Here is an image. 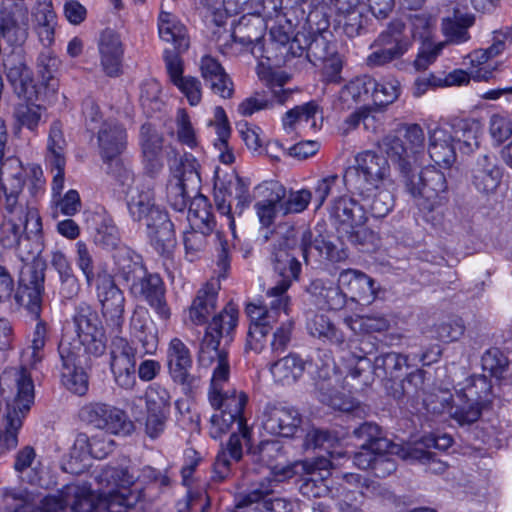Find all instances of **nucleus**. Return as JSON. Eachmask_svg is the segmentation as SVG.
Returning <instances> with one entry per match:
<instances>
[{"mask_svg":"<svg viewBox=\"0 0 512 512\" xmlns=\"http://www.w3.org/2000/svg\"><path fill=\"white\" fill-rule=\"evenodd\" d=\"M347 349L341 348L339 360L346 377L350 378L354 389H363L372 384L374 374L393 381L402 376L404 368H408V358L396 352H388L376 357L374 364L368 358L375 345L369 338L350 341Z\"/></svg>","mask_w":512,"mask_h":512,"instance_id":"20e7f679","label":"nucleus"},{"mask_svg":"<svg viewBox=\"0 0 512 512\" xmlns=\"http://www.w3.org/2000/svg\"><path fill=\"white\" fill-rule=\"evenodd\" d=\"M307 330L310 335L342 347L345 345V336L330 319L323 314H314L307 321Z\"/></svg>","mask_w":512,"mask_h":512,"instance_id":"79ce46f5","label":"nucleus"},{"mask_svg":"<svg viewBox=\"0 0 512 512\" xmlns=\"http://www.w3.org/2000/svg\"><path fill=\"white\" fill-rule=\"evenodd\" d=\"M143 177L127 191V208L131 219L145 227V232L154 249L169 257L175 246L174 225L165 209L156 204L154 184L163 170L162 154L142 155Z\"/></svg>","mask_w":512,"mask_h":512,"instance_id":"f03ea898","label":"nucleus"},{"mask_svg":"<svg viewBox=\"0 0 512 512\" xmlns=\"http://www.w3.org/2000/svg\"><path fill=\"white\" fill-rule=\"evenodd\" d=\"M456 146L448 124L429 129L428 152L432 161L440 167H450L456 160Z\"/></svg>","mask_w":512,"mask_h":512,"instance_id":"c756f323","label":"nucleus"},{"mask_svg":"<svg viewBox=\"0 0 512 512\" xmlns=\"http://www.w3.org/2000/svg\"><path fill=\"white\" fill-rule=\"evenodd\" d=\"M6 140V127L4 122L0 120V176L4 174L2 160ZM23 186L24 181L20 171L5 181L0 177V205L4 207L7 213L16 216L19 220L24 215V227L28 229L29 233L41 232L42 222L37 208L31 205L24 206L18 199Z\"/></svg>","mask_w":512,"mask_h":512,"instance_id":"6e6552de","label":"nucleus"},{"mask_svg":"<svg viewBox=\"0 0 512 512\" xmlns=\"http://www.w3.org/2000/svg\"><path fill=\"white\" fill-rule=\"evenodd\" d=\"M130 335L133 341L142 347V354H154L158 347V329L149 311L142 306H137L130 318Z\"/></svg>","mask_w":512,"mask_h":512,"instance_id":"a878e982","label":"nucleus"},{"mask_svg":"<svg viewBox=\"0 0 512 512\" xmlns=\"http://www.w3.org/2000/svg\"><path fill=\"white\" fill-rule=\"evenodd\" d=\"M212 231H206L205 228H197L184 233L183 243L185 247L186 259L190 262L194 261L199 253L206 246V237Z\"/></svg>","mask_w":512,"mask_h":512,"instance_id":"052dcab7","label":"nucleus"},{"mask_svg":"<svg viewBox=\"0 0 512 512\" xmlns=\"http://www.w3.org/2000/svg\"><path fill=\"white\" fill-rule=\"evenodd\" d=\"M214 117L216 121V133L218 136L217 141L214 144L215 148L219 151L220 161L223 164H231L234 162L235 157L228 145L231 130L224 109L219 106L216 107Z\"/></svg>","mask_w":512,"mask_h":512,"instance_id":"49530a36","label":"nucleus"},{"mask_svg":"<svg viewBox=\"0 0 512 512\" xmlns=\"http://www.w3.org/2000/svg\"><path fill=\"white\" fill-rule=\"evenodd\" d=\"M97 299L106 324L120 332L124 323L125 296L110 275L100 277L96 285Z\"/></svg>","mask_w":512,"mask_h":512,"instance_id":"412c9836","label":"nucleus"},{"mask_svg":"<svg viewBox=\"0 0 512 512\" xmlns=\"http://www.w3.org/2000/svg\"><path fill=\"white\" fill-rule=\"evenodd\" d=\"M318 116L321 117V110L315 101L295 106L284 114L282 118L283 129L288 134L307 129L316 130L319 127L317 123Z\"/></svg>","mask_w":512,"mask_h":512,"instance_id":"2f4dec72","label":"nucleus"},{"mask_svg":"<svg viewBox=\"0 0 512 512\" xmlns=\"http://www.w3.org/2000/svg\"><path fill=\"white\" fill-rule=\"evenodd\" d=\"M391 394L397 400L407 399V401L418 402L422 400L427 410L433 413H440L445 404L448 403L447 398H443L439 405L434 404L433 395H428L426 392V372L422 369H417L407 374L400 383L394 387L391 385Z\"/></svg>","mask_w":512,"mask_h":512,"instance_id":"5701e85b","label":"nucleus"},{"mask_svg":"<svg viewBox=\"0 0 512 512\" xmlns=\"http://www.w3.org/2000/svg\"><path fill=\"white\" fill-rule=\"evenodd\" d=\"M158 32L163 41L172 43L179 52L188 49L187 29L175 15L162 11L158 17Z\"/></svg>","mask_w":512,"mask_h":512,"instance_id":"e433bc0d","label":"nucleus"},{"mask_svg":"<svg viewBox=\"0 0 512 512\" xmlns=\"http://www.w3.org/2000/svg\"><path fill=\"white\" fill-rule=\"evenodd\" d=\"M331 465V461L322 456L298 461L293 466H286L281 469L280 474L284 478H290L295 473L302 471L306 476L301 480L300 493L307 498H321L329 491L325 480L330 475Z\"/></svg>","mask_w":512,"mask_h":512,"instance_id":"dca6fc26","label":"nucleus"},{"mask_svg":"<svg viewBox=\"0 0 512 512\" xmlns=\"http://www.w3.org/2000/svg\"><path fill=\"white\" fill-rule=\"evenodd\" d=\"M258 76L261 80L266 82L274 99L279 104H284L291 97L292 91L283 89V85L286 82L285 76L272 73L268 70L258 71Z\"/></svg>","mask_w":512,"mask_h":512,"instance_id":"0e129e2a","label":"nucleus"},{"mask_svg":"<svg viewBox=\"0 0 512 512\" xmlns=\"http://www.w3.org/2000/svg\"><path fill=\"white\" fill-rule=\"evenodd\" d=\"M0 223V247L15 249L22 252V245L32 237H38L41 232L29 233L24 227V215L19 220L16 216Z\"/></svg>","mask_w":512,"mask_h":512,"instance_id":"58836bf2","label":"nucleus"},{"mask_svg":"<svg viewBox=\"0 0 512 512\" xmlns=\"http://www.w3.org/2000/svg\"><path fill=\"white\" fill-rule=\"evenodd\" d=\"M302 417L297 409L280 404H268L263 411L262 426L271 435L292 437L300 428Z\"/></svg>","mask_w":512,"mask_h":512,"instance_id":"b1692460","label":"nucleus"},{"mask_svg":"<svg viewBox=\"0 0 512 512\" xmlns=\"http://www.w3.org/2000/svg\"><path fill=\"white\" fill-rule=\"evenodd\" d=\"M474 16L463 12L458 5L452 7V15L442 20V31L452 42L461 43L468 40V28L474 23Z\"/></svg>","mask_w":512,"mask_h":512,"instance_id":"ea45409f","label":"nucleus"},{"mask_svg":"<svg viewBox=\"0 0 512 512\" xmlns=\"http://www.w3.org/2000/svg\"><path fill=\"white\" fill-rule=\"evenodd\" d=\"M377 87V80L371 76L364 75L351 80L340 92V99L348 102L357 103L365 100L371 93L373 88Z\"/></svg>","mask_w":512,"mask_h":512,"instance_id":"3c124183","label":"nucleus"},{"mask_svg":"<svg viewBox=\"0 0 512 512\" xmlns=\"http://www.w3.org/2000/svg\"><path fill=\"white\" fill-rule=\"evenodd\" d=\"M380 148L398 165L402 174L415 171L425 156V134L418 124H405L397 135H387Z\"/></svg>","mask_w":512,"mask_h":512,"instance_id":"0eeeda50","label":"nucleus"},{"mask_svg":"<svg viewBox=\"0 0 512 512\" xmlns=\"http://www.w3.org/2000/svg\"><path fill=\"white\" fill-rule=\"evenodd\" d=\"M168 373L173 382L182 386L185 392H191L199 385V378L191 374L192 355L187 345L179 338H172L166 351Z\"/></svg>","mask_w":512,"mask_h":512,"instance_id":"aec40b11","label":"nucleus"},{"mask_svg":"<svg viewBox=\"0 0 512 512\" xmlns=\"http://www.w3.org/2000/svg\"><path fill=\"white\" fill-rule=\"evenodd\" d=\"M100 66L106 76L118 77L122 70L124 48L120 36L112 29H105L98 41Z\"/></svg>","mask_w":512,"mask_h":512,"instance_id":"bb28decb","label":"nucleus"},{"mask_svg":"<svg viewBox=\"0 0 512 512\" xmlns=\"http://www.w3.org/2000/svg\"><path fill=\"white\" fill-rule=\"evenodd\" d=\"M80 419L95 428L114 435H129L134 430L127 414L112 405L93 402L84 405L79 411Z\"/></svg>","mask_w":512,"mask_h":512,"instance_id":"a211bd4d","label":"nucleus"},{"mask_svg":"<svg viewBox=\"0 0 512 512\" xmlns=\"http://www.w3.org/2000/svg\"><path fill=\"white\" fill-rule=\"evenodd\" d=\"M290 285L287 280H280L267 290L259 303L247 305L246 312L251 320L247 344L255 352L262 351L272 325L288 318L290 299L286 292Z\"/></svg>","mask_w":512,"mask_h":512,"instance_id":"39448f33","label":"nucleus"},{"mask_svg":"<svg viewBox=\"0 0 512 512\" xmlns=\"http://www.w3.org/2000/svg\"><path fill=\"white\" fill-rule=\"evenodd\" d=\"M502 169L496 156L483 154L477 158L472 168V181L477 190L483 193L494 192L500 185Z\"/></svg>","mask_w":512,"mask_h":512,"instance_id":"7c9ffc66","label":"nucleus"},{"mask_svg":"<svg viewBox=\"0 0 512 512\" xmlns=\"http://www.w3.org/2000/svg\"><path fill=\"white\" fill-rule=\"evenodd\" d=\"M113 259L116 276L125 281L129 288L136 280H141L146 271L140 257L134 255L126 246L118 248L113 254Z\"/></svg>","mask_w":512,"mask_h":512,"instance_id":"4c0bfd02","label":"nucleus"},{"mask_svg":"<svg viewBox=\"0 0 512 512\" xmlns=\"http://www.w3.org/2000/svg\"><path fill=\"white\" fill-rule=\"evenodd\" d=\"M478 385L484 389V393L489 390V385L484 376L473 377L471 379V385L469 384L465 388V396L468 398V401L463 405L457 406L451 413L452 418L460 425L472 424L481 416L479 399H481L482 396L473 390V388Z\"/></svg>","mask_w":512,"mask_h":512,"instance_id":"473e14b6","label":"nucleus"},{"mask_svg":"<svg viewBox=\"0 0 512 512\" xmlns=\"http://www.w3.org/2000/svg\"><path fill=\"white\" fill-rule=\"evenodd\" d=\"M390 176L388 160L375 151L366 150L356 155L355 165L346 170L344 181L363 195L364 191L392 186Z\"/></svg>","mask_w":512,"mask_h":512,"instance_id":"f8f14e48","label":"nucleus"},{"mask_svg":"<svg viewBox=\"0 0 512 512\" xmlns=\"http://www.w3.org/2000/svg\"><path fill=\"white\" fill-rule=\"evenodd\" d=\"M129 290L133 296L145 299L161 319L170 318L171 311L166 303L165 290L159 275L145 271L141 280H136Z\"/></svg>","mask_w":512,"mask_h":512,"instance_id":"393cba45","label":"nucleus"},{"mask_svg":"<svg viewBox=\"0 0 512 512\" xmlns=\"http://www.w3.org/2000/svg\"><path fill=\"white\" fill-rule=\"evenodd\" d=\"M311 200L312 192L308 189L290 191L287 196L284 193V198L279 203V212L283 215L301 213L306 210Z\"/></svg>","mask_w":512,"mask_h":512,"instance_id":"5fc2aeb1","label":"nucleus"},{"mask_svg":"<svg viewBox=\"0 0 512 512\" xmlns=\"http://www.w3.org/2000/svg\"><path fill=\"white\" fill-rule=\"evenodd\" d=\"M448 127L452 132L453 143L462 153L468 154L478 147L477 129L474 124L459 120Z\"/></svg>","mask_w":512,"mask_h":512,"instance_id":"8fccbe9b","label":"nucleus"},{"mask_svg":"<svg viewBox=\"0 0 512 512\" xmlns=\"http://www.w3.org/2000/svg\"><path fill=\"white\" fill-rule=\"evenodd\" d=\"M188 219L196 228H205L206 231H212L215 226L214 218L211 214V207L208 199L200 194L192 195L188 203Z\"/></svg>","mask_w":512,"mask_h":512,"instance_id":"c03bdc74","label":"nucleus"},{"mask_svg":"<svg viewBox=\"0 0 512 512\" xmlns=\"http://www.w3.org/2000/svg\"><path fill=\"white\" fill-rule=\"evenodd\" d=\"M353 434L363 440L361 445H371L377 451H391L397 448L396 444L382 435L381 428L372 422L362 423L354 429Z\"/></svg>","mask_w":512,"mask_h":512,"instance_id":"09e8293b","label":"nucleus"},{"mask_svg":"<svg viewBox=\"0 0 512 512\" xmlns=\"http://www.w3.org/2000/svg\"><path fill=\"white\" fill-rule=\"evenodd\" d=\"M163 136L150 124H143L140 130L142 155L162 154Z\"/></svg>","mask_w":512,"mask_h":512,"instance_id":"e2e57ef3","label":"nucleus"},{"mask_svg":"<svg viewBox=\"0 0 512 512\" xmlns=\"http://www.w3.org/2000/svg\"><path fill=\"white\" fill-rule=\"evenodd\" d=\"M328 212L341 240L362 247L377 244V233L366 226L368 216L364 205L353 197H335L329 204Z\"/></svg>","mask_w":512,"mask_h":512,"instance_id":"423d86ee","label":"nucleus"},{"mask_svg":"<svg viewBox=\"0 0 512 512\" xmlns=\"http://www.w3.org/2000/svg\"><path fill=\"white\" fill-rule=\"evenodd\" d=\"M400 95V83L398 80L384 79L377 81V87L372 90V98L376 104L389 105Z\"/></svg>","mask_w":512,"mask_h":512,"instance_id":"680f3d73","label":"nucleus"},{"mask_svg":"<svg viewBox=\"0 0 512 512\" xmlns=\"http://www.w3.org/2000/svg\"><path fill=\"white\" fill-rule=\"evenodd\" d=\"M300 254L306 264H310L312 260L318 261L319 257L334 263L342 262L348 257L347 250L342 246L324 239L313 241L309 230L303 231L301 235Z\"/></svg>","mask_w":512,"mask_h":512,"instance_id":"cd10ccee","label":"nucleus"},{"mask_svg":"<svg viewBox=\"0 0 512 512\" xmlns=\"http://www.w3.org/2000/svg\"><path fill=\"white\" fill-rule=\"evenodd\" d=\"M307 362L296 353L278 359L270 365V372L275 382L292 385L303 375Z\"/></svg>","mask_w":512,"mask_h":512,"instance_id":"c9c22d12","label":"nucleus"},{"mask_svg":"<svg viewBox=\"0 0 512 512\" xmlns=\"http://www.w3.org/2000/svg\"><path fill=\"white\" fill-rule=\"evenodd\" d=\"M169 167L171 178L166 187L167 200L174 210L183 211L192 195L200 191L199 164L192 155H185L184 158L175 159Z\"/></svg>","mask_w":512,"mask_h":512,"instance_id":"ddd939ff","label":"nucleus"},{"mask_svg":"<svg viewBox=\"0 0 512 512\" xmlns=\"http://www.w3.org/2000/svg\"><path fill=\"white\" fill-rule=\"evenodd\" d=\"M317 305L331 310H340L346 304V294L329 279H315L307 288Z\"/></svg>","mask_w":512,"mask_h":512,"instance_id":"72a5a7b5","label":"nucleus"},{"mask_svg":"<svg viewBox=\"0 0 512 512\" xmlns=\"http://www.w3.org/2000/svg\"><path fill=\"white\" fill-rule=\"evenodd\" d=\"M100 154L105 162H109V173L122 184L133 181V173L123 166L118 156L124 151L127 143L126 130L116 121H105L97 135Z\"/></svg>","mask_w":512,"mask_h":512,"instance_id":"4468645a","label":"nucleus"},{"mask_svg":"<svg viewBox=\"0 0 512 512\" xmlns=\"http://www.w3.org/2000/svg\"><path fill=\"white\" fill-rule=\"evenodd\" d=\"M93 240L96 245L104 249H114L117 251L121 247L119 246V231L111 218L104 217L97 223Z\"/></svg>","mask_w":512,"mask_h":512,"instance_id":"864d4df0","label":"nucleus"},{"mask_svg":"<svg viewBox=\"0 0 512 512\" xmlns=\"http://www.w3.org/2000/svg\"><path fill=\"white\" fill-rule=\"evenodd\" d=\"M135 365L136 349L126 338L115 337L111 343L110 369L120 388L131 390L136 385Z\"/></svg>","mask_w":512,"mask_h":512,"instance_id":"4be33fe9","label":"nucleus"},{"mask_svg":"<svg viewBox=\"0 0 512 512\" xmlns=\"http://www.w3.org/2000/svg\"><path fill=\"white\" fill-rule=\"evenodd\" d=\"M79 348L61 341L58 346L61 384L71 393L83 396L89 389V376L79 365Z\"/></svg>","mask_w":512,"mask_h":512,"instance_id":"6ab92c4d","label":"nucleus"},{"mask_svg":"<svg viewBox=\"0 0 512 512\" xmlns=\"http://www.w3.org/2000/svg\"><path fill=\"white\" fill-rule=\"evenodd\" d=\"M210 498L204 491L189 492L185 499L177 504V512H209Z\"/></svg>","mask_w":512,"mask_h":512,"instance_id":"338daca9","label":"nucleus"},{"mask_svg":"<svg viewBox=\"0 0 512 512\" xmlns=\"http://www.w3.org/2000/svg\"><path fill=\"white\" fill-rule=\"evenodd\" d=\"M238 315V308L232 302L227 303L218 314H215L206 327L198 353V363L201 367L209 368L215 365L209 401L218 412L211 416L209 434L212 438L218 439L232 431L226 448L218 452L213 465V479L216 481H223L230 475L232 461L238 462L242 458V442L248 443L250 439V429L243 417L247 396L235 390L231 393H222L223 384L229 379L230 365L228 353L219 348L220 341H232Z\"/></svg>","mask_w":512,"mask_h":512,"instance_id":"f257e3e1","label":"nucleus"},{"mask_svg":"<svg viewBox=\"0 0 512 512\" xmlns=\"http://www.w3.org/2000/svg\"><path fill=\"white\" fill-rule=\"evenodd\" d=\"M281 324L273 333L270 343L271 351L275 355L282 354L289 346L294 329V322L287 318L280 321Z\"/></svg>","mask_w":512,"mask_h":512,"instance_id":"774afa93","label":"nucleus"},{"mask_svg":"<svg viewBox=\"0 0 512 512\" xmlns=\"http://www.w3.org/2000/svg\"><path fill=\"white\" fill-rule=\"evenodd\" d=\"M482 368L496 379L504 377L508 370L509 360L498 348L487 350L481 359Z\"/></svg>","mask_w":512,"mask_h":512,"instance_id":"6e6d98bb","label":"nucleus"},{"mask_svg":"<svg viewBox=\"0 0 512 512\" xmlns=\"http://www.w3.org/2000/svg\"><path fill=\"white\" fill-rule=\"evenodd\" d=\"M146 407L147 411H154L159 413L167 412L170 406L169 392L160 385H151L148 387L146 393Z\"/></svg>","mask_w":512,"mask_h":512,"instance_id":"69168bd1","label":"nucleus"},{"mask_svg":"<svg viewBox=\"0 0 512 512\" xmlns=\"http://www.w3.org/2000/svg\"><path fill=\"white\" fill-rule=\"evenodd\" d=\"M12 373L17 378V390L14 398L7 403L6 414L0 424V453L16 448L23 419L34 402L33 382L23 372Z\"/></svg>","mask_w":512,"mask_h":512,"instance_id":"9d476101","label":"nucleus"},{"mask_svg":"<svg viewBox=\"0 0 512 512\" xmlns=\"http://www.w3.org/2000/svg\"><path fill=\"white\" fill-rule=\"evenodd\" d=\"M268 241H272L269 258L274 271L281 280H287V284H291L301 271V264L296 257V252L300 253V246L296 247V230L293 227L264 230L261 242Z\"/></svg>","mask_w":512,"mask_h":512,"instance_id":"9b49d317","label":"nucleus"},{"mask_svg":"<svg viewBox=\"0 0 512 512\" xmlns=\"http://www.w3.org/2000/svg\"><path fill=\"white\" fill-rule=\"evenodd\" d=\"M4 66L7 79L15 91L18 94L25 93L27 86L32 83V74L21 57L19 55L8 57L4 62Z\"/></svg>","mask_w":512,"mask_h":512,"instance_id":"a18cd8bd","label":"nucleus"},{"mask_svg":"<svg viewBox=\"0 0 512 512\" xmlns=\"http://www.w3.org/2000/svg\"><path fill=\"white\" fill-rule=\"evenodd\" d=\"M60 60L49 50L41 52L38 57L37 68L42 84L54 88L55 76L58 72Z\"/></svg>","mask_w":512,"mask_h":512,"instance_id":"4d7b16f0","label":"nucleus"},{"mask_svg":"<svg viewBox=\"0 0 512 512\" xmlns=\"http://www.w3.org/2000/svg\"><path fill=\"white\" fill-rule=\"evenodd\" d=\"M282 198H284V188L282 186H276L274 197L261 200L255 204L259 221L264 226L260 231L261 241L263 231L268 230V227L274 222L276 213L279 212V203Z\"/></svg>","mask_w":512,"mask_h":512,"instance_id":"603ef678","label":"nucleus"},{"mask_svg":"<svg viewBox=\"0 0 512 512\" xmlns=\"http://www.w3.org/2000/svg\"><path fill=\"white\" fill-rule=\"evenodd\" d=\"M217 299L218 288L214 284L207 283L199 289L188 309L190 322L197 326L205 324L216 310Z\"/></svg>","mask_w":512,"mask_h":512,"instance_id":"f704fd0d","label":"nucleus"},{"mask_svg":"<svg viewBox=\"0 0 512 512\" xmlns=\"http://www.w3.org/2000/svg\"><path fill=\"white\" fill-rule=\"evenodd\" d=\"M47 341H31L30 345L25 348L22 352L21 357V367L19 369L11 368L5 370L0 377V385L8 383L10 380L15 382V386L17 387V378L16 375L12 373L15 371L17 373L23 372L28 378L32 381L31 375L28 371V368H35L45 357V345Z\"/></svg>","mask_w":512,"mask_h":512,"instance_id":"a19ab883","label":"nucleus"},{"mask_svg":"<svg viewBox=\"0 0 512 512\" xmlns=\"http://www.w3.org/2000/svg\"><path fill=\"white\" fill-rule=\"evenodd\" d=\"M388 187L364 191V194L361 195L371 215L375 218L387 216L394 207V196Z\"/></svg>","mask_w":512,"mask_h":512,"instance_id":"de8ad7c7","label":"nucleus"},{"mask_svg":"<svg viewBox=\"0 0 512 512\" xmlns=\"http://www.w3.org/2000/svg\"><path fill=\"white\" fill-rule=\"evenodd\" d=\"M73 324L87 354L99 357L106 350V337L97 312L87 303L75 307Z\"/></svg>","mask_w":512,"mask_h":512,"instance_id":"f3484780","label":"nucleus"},{"mask_svg":"<svg viewBox=\"0 0 512 512\" xmlns=\"http://www.w3.org/2000/svg\"><path fill=\"white\" fill-rule=\"evenodd\" d=\"M42 108L33 103H20L13 112L14 119L22 126L30 131H34L41 119Z\"/></svg>","mask_w":512,"mask_h":512,"instance_id":"13d9d810","label":"nucleus"},{"mask_svg":"<svg viewBox=\"0 0 512 512\" xmlns=\"http://www.w3.org/2000/svg\"><path fill=\"white\" fill-rule=\"evenodd\" d=\"M404 30L401 20L390 22L371 45L373 51L367 56L366 64L380 67L401 58L411 47V41L403 35Z\"/></svg>","mask_w":512,"mask_h":512,"instance_id":"2eb2a0df","label":"nucleus"},{"mask_svg":"<svg viewBox=\"0 0 512 512\" xmlns=\"http://www.w3.org/2000/svg\"><path fill=\"white\" fill-rule=\"evenodd\" d=\"M43 290L44 273L37 269H29L22 273L20 287L15 297L20 305L25 306L35 317H39Z\"/></svg>","mask_w":512,"mask_h":512,"instance_id":"c85d7f7f","label":"nucleus"},{"mask_svg":"<svg viewBox=\"0 0 512 512\" xmlns=\"http://www.w3.org/2000/svg\"><path fill=\"white\" fill-rule=\"evenodd\" d=\"M91 486L86 482L66 485L58 495L42 497L39 493L24 487L0 489V507L3 512H121L126 500L118 496L102 499L95 507L90 499Z\"/></svg>","mask_w":512,"mask_h":512,"instance_id":"7ed1b4c3","label":"nucleus"},{"mask_svg":"<svg viewBox=\"0 0 512 512\" xmlns=\"http://www.w3.org/2000/svg\"><path fill=\"white\" fill-rule=\"evenodd\" d=\"M67 143L59 122L52 123L47 140L46 162L50 167L66 165Z\"/></svg>","mask_w":512,"mask_h":512,"instance_id":"37998d69","label":"nucleus"},{"mask_svg":"<svg viewBox=\"0 0 512 512\" xmlns=\"http://www.w3.org/2000/svg\"><path fill=\"white\" fill-rule=\"evenodd\" d=\"M402 175L406 190L423 213H430L447 202L446 177L434 166H427L417 174L412 171Z\"/></svg>","mask_w":512,"mask_h":512,"instance_id":"1a4fd4ad","label":"nucleus"},{"mask_svg":"<svg viewBox=\"0 0 512 512\" xmlns=\"http://www.w3.org/2000/svg\"><path fill=\"white\" fill-rule=\"evenodd\" d=\"M470 63L474 70L471 71V76L476 81H488L493 78V72L496 67L490 68L487 65L488 61L492 59L488 54L487 49H477L470 55Z\"/></svg>","mask_w":512,"mask_h":512,"instance_id":"bf43d9fd","label":"nucleus"}]
</instances>
